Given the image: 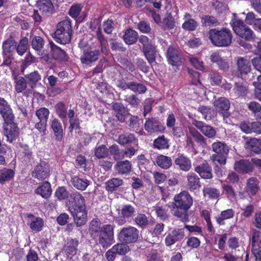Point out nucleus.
Returning a JSON list of instances; mask_svg holds the SVG:
<instances>
[{
    "instance_id": "0eeeda50",
    "label": "nucleus",
    "mask_w": 261,
    "mask_h": 261,
    "mask_svg": "<svg viewBox=\"0 0 261 261\" xmlns=\"http://www.w3.org/2000/svg\"><path fill=\"white\" fill-rule=\"evenodd\" d=\"M50 112L47 108L42 107L36 110L35 115L39 122L35 124L36 128L42 136L46 134L47 122L48 121Z\"/></svg>"
},
{
    "instance_id": "473e14b6",
    "label": "nucleus",
    "mask_w": 261,
    "mask_h": 261,
    "mask_svg": "<svg viewBox=\"0 0 261 261\" xmlns=\"http://www.w3.org/2000/svg\"><path fill=\"white\" fill-rule=\"evenodd\" d=\"M71 181L75 188L81 191L85 190L90 185V181L88 179H84L76 176L72 177Z\"/></svg>"
},
{
    "instance_id": "6e6552de",
    "label": "nucleus",
    "mask_w": 261,
    "mask_h": 261,
    "mask_svg": "<svg viewBox=\"0 0 261 261\" xmlns=\"http://www.w3.org/2000/svg\"><path fill=\"white\" fill-rule=\"evenodd\" d=\"M139 236V231L135 227L131 226L123 227L118 234L119 240L126 244L135 242Z\"/></svg>"
},
{
    "instance_id": "4468645a",
    "label": "nucleus",
    "mask_w": 261,
    "mask_h": 261,
    "mask_svg": "<svg viewBox=\"0 0 261 261\" xmlns=\"http://www.w3.org/2000/svg\"><path fill=\"white\" fill-rule=\"evenodd\" d=\"M144 127L145 130L150 133H162L165 129L160 121L154 118H146Z\"/></svg>"
},
{
    "instance_id": "052dcab7",
    "label": "nucleus",
    "mask_w": 261,
    "mask_h": 261,
    "mask_svg": "<svg viewBox=\"0 0 261 261\" xmlns=\"http://www.w3.org/2000/svg\"><path fill=\"white\" fill-rule=\"evenodd\" d=\"M201 22L204 26L216 25L218 24L217 19L214 16L205 15L201 18Z\"/></svg>"
},
{
    "instance_id": "a211bd4d",
    "label": "nucleus",
    "mask_w": 261,
    "mask_h": 261,
    "mask_svg": "<svg viewBox=\"0 0 261 261\" xmlns=\"http://www.w3.org/2000/svg\"><path fill=\"white\" fill-rule=\"evenodd\" d=\"M234 168L236 171L243 174L250 173L254 169L251 161L246 160L236 162L234 165Z\"/></svg>"
},
{
    "instance_id": "2f4dec72",
    "label": "nucleus",
    "mask_w": 261,
    "mask_h": 261,
    "mask_svg": "<svg viewBox=\"0 0 261 261\" xmlns=\"http://www.w3.org/2000/svg\"><path fill=\"white\" fill-rule=\"evenodd\" d=\"M2 47L3 55L9 57L16 47V42L13 39L9 38L3 42Z\"/></svg>"
},
{
    "instance_id": "c756f323",
    "label": "nucleus",
    "mask_w": 261,
    "mask_h": 261,
    "mask_svg": "<svg viewBox=\"0 0 261 261\" xmlns=\"http://www.w3.org/2000/svg\"><path fill=\"white\" fill-rule=\"evenodd\" d=\"M37 7L42 14L51 13L54 6L50 0H39L37 2Z\"/></svg>"
},
{
    "instance_id": "69168bd1",
    "label": "nucleus",
    "mask_w": 261,
    "mask_h": 261,
    "mask_svg": "<svg viewBox=\"0 0 261 261\" xmlns=\"http://www.w3.org/2000/svg\"><path fill=\"white\" fill-rule=\"evenodd\" d=\"M189 134L191 136L195 138V140L199 143H203L204 141V138L203 136L199 133L197 130L193 127H190L189 128Z\"/></svg>"
},
{
    "instance_id": "e2e57ef3",
    "label": "nucleus",
    "mask_w": 261,
    "mask_h": 261,
    "mask_svg": "<svg viewBox=\"0 0 261 261\" xmlns=\"http://www.w3.org/2000/svg\"><path fill=\"white\" fill-rule=\"evenodd\" d=\"M44 45L43 39L39 36L34 37L32 40V47L37 51H40Z\"/></svg>"
},
{
    "instance_id": "ea45409f",
    "label": "nucleus",
    "mask_w": 261,
    "mask_h": 261,
    "mask_svg": "<svg viewBox=\"0 0 261 261\" xmlns=\"http://www.w3.org/2000/svg\"><path fill=\"white\" fill-rule=\"evenodd\" d=\"M153 147L159 150L168 149L170 145L169 140L164 135L159 136L153 141Z\"/></svg>"
},
{
    "instance_id": "a878e982",
    "label": "nucleus",
    "mask_w": 261,
    "mask_h": 261,
    "mask_svg": "<svg viewBox=\"0 0 261 261\" xmlns=\"http://www.w3.org/2000/svg\"><path fill=\"white\" fill-rule=\"evenodd\" d=\"M101 229L102 226L99 219L94 218L90 222L88 232L92 238L96 239Z\"/></svg>"
},
{
    "instance_id": "58836bf2",
    "label": "nucleus",
    "mask_w": 261,
    "mask_h": 261,
    "mask_svg": "<svg viewBox=\"0 0 261 261\" xmlns=\"http://www.w3.org/2000/svg\"><path fill=\"white\" fill-rule=\"evenodd\" d=\"M14 88L18 93H24L27 88V82L25 77L16 76L14 78Z\"/></svg>"
},
{
    "instance_id": "412c9836",
    "label": "nucleus",
    "mask_w": 261,
    "mask_h": 261,
    "mask_svg": "<svg viewBox=\"0 0 261 261\" xmlns=\"http://www.w3.org/2000/svg\"><path fill=\"white\" fill-rule=\"evenodd\" d=\"M183 19L184 22L182 24V28L185 30L193 31L195 30L198 25V23L188 13H185Z\"/></svg>"
},
{
    "instance_id": "423d86ee",
    "label": "nucleus",
    "mask_w": 261,
    "mask_h": 261,
    "mask_svg": "<svg viewBox=\"0 0 261 261\" xmlns=\"http://www.w3.org/2000/svg\"><path fill=\"white\" fill-rule=\"evenodd\" d=\"M232 27L237 35L247 41H251L254 38L253 31L241 20L233 22Z\"/></svg>"
},
{
    "instance_id": "4c0bfd02",
    "label": "nucleus",
    "mask_w": 261,
    "mask_h": 261,
    "mask_svg": "<svg viewBox=\"0 0 261 261\" xmlns=\"http://www.w3.org/2000/svg\"><path fill=\"white\" fill-rule=\"evenodd\" d=\"M143 51L146 59L150 64L155 62L156 51L154 46L148 45L144 46Z\"/></svg>"
},
{
    "instance_id": "9b49d317",
    "label": "nucleus",
    "mask_w": 261,
    "mask_h": 261,
    "mask_svg": "<svg viewBox=\"0 0 261 261\" xmlns=\"http://www.w3.org/2000/svg\"><path fill=\"white\" fill-rule=\"evenodd\" d=\"M184 236V228H175L167 234L165 239V243L167 246L170 247L176 242L181 240Z\"/></svg>"
},
{
    "instance_id": "f03ea898",
    "label": "nucleus",
    "mask_w": 261,
    "mask_h": 261,
    "mask_svg": "<svg viewBox=\"0 0 261 261\" xmlns=\"http://www.w3.org/2000/svg\"><path fill=\"white\" fill-rule=\"evenodd\" d=\"M211 42L217 47H227L232 42V35L230 30L222 28L219 30L212 29L208 31Z\"/></svg>"
},
{
    "instance_id": "774afa93",
    "label": "nucleus",
    "mask_w": 261,
    "mask_h": 261,
    "mask_svg": "<svg viewBox=\"0 0 261 261\" xmlns=\"http://www.w3.org/2000/svg\"><path fill=\"white\" fill-rule=\"evenodd\" d=\"M240 128L242 132L247 134L252 133V122L248 121L241 122L240 124Z\"/></svg>"
},
{
    "instance_id": "b1692460",
    "label": "nucleus",
    "mask_w": 261,
    "mask_h": 261,
    "mask_svg": "<svg viewBox=\"0 0 261 261\" xmlns=\"http://www.w3.org/2000/svg\"><path fill=\"white\" fill-rule=\"evenodd\" d=\"M50 127L55 136L56 140L60 141L63 139V130L62 125L57 118L51 120Z\"/></svg>"
},
{
    "instance_id": "c03bdc74",
    "label": "nucleus",
    "mask_w": 261,
    "mask_h": 261,
    "mask_svg": "<svg viewBox=\"0 0 261 261\" xmlns=\"http://www.w3.org/2000/svg\"><path fill=\"white\" fill-rule=\"evenodd\" d=\"M115 169L119 173L126 174L130 171L131 164L127 160L119 162L116 164Z\"/></svg>"
},
{
    "instance_id": "2eb2a0df",
    "label": "nucleus",
    "mask_w": 261,
    "mask_h": 261,
    "mask_svg": "<svg viewBox=\"0 0 261 261\" xmlns=\"http://www.w3.org/2000/svg\"><path fill=\"white\" fill-rule=\"evenodd\" d=\"M49 172L48 164L44 162H41L35 167L34 171L32 172V175L34 178L43 180L48 176Z\"/></svg>"
},
{
    "instance_id": "39448f33",
    "label": "nucleus",
    "mask_w": 261,
    "mask_h": 261,
    "mask_svg": "<svg viewBox=\"0 0 261 261\" xmlns=\"http://www.w3.org/2000/svg\"><path fill=\"white\" fill-rule=\"evenodd\" d=\"M212 149L216 153L211 157L213 162L221 165H225L226 155L229 151L228 146L223 142L218 141L212 144Z\"/></svg>"
},
{
    "instance_id": "13d9d810",
    "label": "nucleus",
    "mask_w": 261,
    "mask_h": 261,
    "mask_svg": "<svg viewBox=\"0 0 261 261\" xmlns=\"http://www.w3.org/2000/svg\"><path fill=\"white\" fill-rule=\"evenodd\" d=\"M28 40L26 37H23L19 42L16 47V51L20 56H22L28 48Z\"/></svg>"
},
{
    "instance_id": "c85d7f7f",
    "label": "nucleus",
    "mask_w": 261,
    "mask_h": 261,
    "mask_svg": "<svg viewBox=\"0 0 261 261\" xmlns=\"http://www.w3.org/2000/svg\"><path fill=\"white\" fill-rule=\"evenodd\" d=\"M245 147L255 153H259L261 151V140L249 138L246 141Z\"/></svg>"
},
{
    "instance_id": "864d4df0",
    "label": "nucleus",
    "mask_w": 261,
    "mask_h": 261,
    "mask_svg": "<svg viewBox=\"0 0 261 261\" xmlns=\"http://www.w3.org/2000/svg\"><path fill=\"white\" fill-rule=\"evenodd\" d=\"M154 211L158 217L162 220H165L168 219V210L166 208V206H163L159 205L154 207Z\"/></svg>"
},
{
    "instance_id": "9d476101",
    "label": "nucleus",
    "mask_w": 261,
    "mask_h": 261,
    "mask_svg": "<svg viewBox=\"0 0 261 261\" xmlns=\"http://www.w3.org/2000/svg\"><path fill=\"white\" fill-rule=\"evenodd\" d=\"M11 120L9 121H4L3 124L4 133L6 137L7 141L12 142L15 140L18 135V128L15 123Z\"/></svg>"
},
{
    "instance_id": "5701e85b",
    "label": "nucleus",
    "mask_w": 261,
    "mask_h": 261,
    "mask_svg": "<svg viewBox=\"0 0 261 261\" xmlns=\"http://www.w3.org/2000/svg\"><path fill=\"white\" fill-rule=\"evenodd\" d=\"M49 45L51 55L54 59L62 61L67 60L68 56L64 50L62 49L52 41L49 42Z\"/></svg>"
},
{
    "instance_id": "bf43d9fd",
    "label": "nucleus",
    "mask_w": 261,
    "mask_h": 261,
    "mask_svg": "<svg viewBox=\"0 0 261 261\" xmlns=\"http://www.w3.org/2000/svg\"><path fill=\"white\" fill-rule=\"evenodd\" d=\"M125 244L118 243L113 246V250H115L116 254L123 255L126 254L129 250V247Z\"/></svg>"
},
{
    "instance_id": "3c124183",
    "label": "nucleus",
    "mask_w": 261,
    "mask_h": 261,
    "mask_svg": "<svg viewBox=\"0 0 261 261\" xmlns=\"http://www.w3.org/2000/svg\"><path fill=\"white\" fill-rule=\"evenodd\" d=\"M94 154L98 159L106 158L109 155V150L106 145H101L95 147Z\"/></svg>"
},
{
    "instance_id": "79ce46f5",
    "label": "nucleus",
    "mask_w": 261,
    "mask_h": 261,
    "mask_svg": "<svg viewBox=\"0 0 261 261\" xmlns=\"http://www.w3.org/2000/svg\"><path fill=\"white\" fill-rule=\"evenodd\" d=\"M33 217L31 221L29 222L30 228L34 231H40L44 226V221L43 219L39 217H35L31 215Z\"/></svg>"
},
{
    "instance_id": "72a5a7b5",
    "label": "nucleus",
    "mask_w": 261,
    "mask_h": 261,
    "mask_svg": "<svg viewBox=\"0 0 261 261\" xmlns=\"http://www.w3.org/2000/svg\"><path fill=\"white\" fill-rule=\"evenodd\" d=\"M234 211L232 209H227L221 212L218 216L216 217L217 223L219 225H224L225 220L231 219L233 217Z\"/></svg>"
},
{
    "instance_id": "6ab92c4d",
    "label": "nucleus",
    "mask_w": 261,
    "mask_h": 261,
    "mask_svg": "<svg viewBox=\"0 0 261 261\" xmlns=\"http://www.w3.org/2000/svg\"><path fill=\"white\" fill-rule=\"evenodd\" d=\"M0 113L4 121L7 122L13 120L14 116L10 105L3 98L0 97Z\"/></svg>"
},
{
    "instance_id": "37998d69",
    "label": "nucleus",
    "mask_w": 261,
    "mask_h": 261,
    "mask_svg": "<svg viewBox=\"0 0 261 261\" xmlns=\"http://www.w3.org/2000/svg\"><path fill=\"white\" fill-rule=\"evenodd\" d=\"M137 32L130 29L127 30L123 35V39L125 42L128 45L135 43L137 40Z\"/></svg>"
},
{
    "instance_id": "bb28decb",
    "label": "nucleus",
    "mask_w": 261,
    "mask_h": 261,
    "mask_svg": "<svg viewBox=\"0 0 261 261\" xmlns=\"http://www.w3.org/2000/svg\"><path fill=\"white\" fill-rule=\"evenodd\" d=\"M195 170L203 178L210 179L213 177L212 169L207 163L197 166Z\"/></svg>"
},
{
    "instance_id": "7ed1b4c3",
    "label": "nucleus",
    "mask_w": 261,
    "mask_h": 261,
    "mask_svg": "<svg viewBox=\"0 0 261 261\" xmlns=\"http://www.w3.org/2000/svg\"><path fill=\"white\" fill-rule=\"evenodd\" d=\"M72 34L70 20L66 19L58 23L54 37L57 42L66 44L70 42Z\"/></svg>"
},
{
    "instance_id": "a18cd8bd",
    "label": "nucleus",
    "mask_w": 261,
    "mask_h": 261,
    "mask_svg": "<svg viewBox=\"0 0 261 261\" xmlns=\"http://www.w3.org/2000/svg\"><path fill=\"white\" fill-rule=\"evenodd\" d=\"M137 141V139L135 137L134 134L129 133L120 135L117 140L118 143L123 145Z\"/></svg>"
},
{
    "instance_id": "f8f14e48",
    "label": "nucleus",
    "mask_w": 261,
    "mask_h": 261,
    "mask_svg": "<svg viewBox=\"0 0 261 261\" xmlns=\"http://www.w3.org/2000/svg\"><path fill=\"white\" fill-rule=\"evenodd\" d=\"M252 252L256 261H261V234L259 231L253 233L251 240Z\"/></svg>"
},
{
    "instance_id": "393cba45",
    "label": "nucleus",
    "mask_w": 261,
    "mask_h": 261,
    "mask_svg": "<svg viewBox=\"0 0 261 261\" xmlns=\"http://www.w3.org/2000/svg\"><path fill=\"white\" fill-rule=\"evenodd\" d=\"M73 217L74 222L77 226L84 225L87 222V212L86 209L83 210H71L70 211Z\"/></svg>"
},
{
    "instance_id": "20e7f679",
    "label": "nucleus",
    "mask_w": 261,
    "mask_h": 261,
    "mask_svg": "<svg viewBox=\"0 0 261 261\" xmlns=\"http://www.w3.org/2000/svg\"><path fill=\"white\" fill-rule=\"evenodd\" d=\"M97 243L103 248H108L115 242L114 226L110 224L104 225L97 237Z\"/></svg>"
},
{
    "instance_id": "f704fd0d",
    "label": "nucleus",
    "mask_w": 261,
    "mask_h": 261,
    "mask_svg": "<svg viewBox=\"0 0 261 261\" xmlns=\"http://www.w3.org/2000/svg\"><path fill=\"white\" fill-rule=\"evenodd\" d=\"M188 187L190 191L195 190L200 187L199 178L194 172H190L187 175Z\"/></svg>"
},
{
    "instance_id": "4d7b16f0",
    "label": "nucleus",
    "mask_w": 261,
    "mask_h": 261,
    "mask_svg": "<svg viewBox=\"0 0 261 261\" xmlns=\"http://www.w3.org/2000/svg\"><path fill=\"white\" fill-rule=\"evenodd\" d=\"M203 195L205 197L207 196L210 198L216 199L219 197L220 192L215 188L205 187L203 189Z\"/></svg>"
},
{
    "instance_id": "aec40b11",
    "label": "nucleus",
    "mask_w": 261,
    "mask_h": 261,
    "mask_svg": "<svg viewBox=\"0 0 261 261\" xmlns=\"http://www.w3.org/2000/svg\"><path fill=\"white\" fill-rule=\"evenodd\" d=\"M174 162L179 169L183 171H189L191 168V161L190 159L183 154H179L175 159Z\"/></svg>"
},
{
    "instance_id": "09e8293b",
    "label": "nucleus",
    "mask_w": 261,
    "mask_h": 261,
    "mask_svg": "<svg viewBox=\"0 0 261 261\" xmlns=\"http://www.w3.org/2000/svg\"><path fill=\"white\" fill-rule=\"evenodd\" d=\"M246 87L244 86L243 83L236 82L235 86L233 89L232 96L234 97H239L246 94Z\"/></svg>"
},
{
    "instance_id": "7c9ffc66",
    "label": "nucleus",
    "mask_w": 261,
    "mask_h": 261,
    "mask_svg": "<svg viewBox=\"0 0 261 261\" xmlns=\"http://www.w3.org/2000/svg\"><path fill=\"white\" fill-rule=\"evenodd\" d=\"M36 194L40 195L42 197L47 198L51 195V189L50 184L47 181L43 182L35 191Z\"/></svg>"
},
{
    "instance_id": "ddd939ff",
    "label": "nucleus",
    "mask_w": 261,
    "mask_h": 261,
    "mask_svg": "<svg viewBox=\"0 0 261 261\" xmlns=\"http://www.w3.org/2000/svg\"><path fill=\"white\" fill-rule=\"evenodd\" d=\"M214 106L217 112L223 117L227 118L229 116L228 110L230 108V102L225 97H220L214 101Z\"/></svg>"
},
{
    "instance_id": "a19ab883",
    "label": "nucleus",
    "mask_w": 261,
    "mask_h": 261,
    "mask_svg": "<svg viewBox=\"0 0 261 261\" xmlns=\"http://www.w3.org/2000/svg\"><path fill=\"white\" fill-rule=\"evenodd\" d=\"M246 188L251 194L255 195L259 190V181L256 177H250L246 182Z\"/></svg>"
},
{
    "instance_id": "c9c22d12",
    "label": "nucleus",
    "mask_w": 261,
    "mask_h": 261,
    "mask_svg": "<svg viewBox=\"0 0 261 261\" xmlns=\"http://www.w3.org/2000/svg\"><path fill=\"white\" fill-rule=\"evenodd\" d=\"M155 163L160 168L168 169L172 165V160L169 156L161 154L156 158Z\"/></svg>"
},
{
    "instance_id": "1a4fd4ad",
    "label": "nucleus",
    "mask_w": 261,
    "mask_h": 261,
    "mask_svg": "<svg viewBox=\"0 0 261 261\" xmlns=\"http://www.w3.org/2000/svg\"><path fill=\"white\" fill-rule=\"evenodd\" d=\"M69 209L71 210H83L86 209V200L85 197L79 192L72 193L70 195Z\"/></svg>"
},
{
    "instance_id": "603ef678",
    "label": "nucleus",
    "mask_w": 261,
    "mask_h": 261,
    "mask_svg": "<svg viewBox=\"0 0 261 261\" xmlns=\"http://www.w3.org/2000/svg\"><path fill=\"white\" fill-rule=\"evenodd\" d=\"M129 89L133 92L139 94L144 93L147 90L146 87L143 84L135 82H129Z\"/></svg>"
},
{
    "instance_id": "5fc2aeb1",
    "label": "nucleus",
    "mask_w": 261,
    "mask_h": 261,
    "mask_svg": "<svg viewBox=\"0 0 261 261\" xmlns=\"http://www.w3.org/2000/svg\"><path fill=\"white\" fill-rule=\"evenodd\" d=\"M97 37L100 45V50L102 53L107 54V50L106 49L107 41L104 38L102 34L101 28L99 27L96 32Z\"/></svg>"
},
{
    "instance_id": "cd10ccee",
    "label": "nucleus",
    "mask_w": 261,
    "mask_h": 261,
    "mask_svg": "<svg viewBox=\"0 0 261 261\" xmlns=\"http://www.w3.org/2000/svg\"><path fill=\"white\" fill-rule=\"evenodd\" d=\"M237 67L238 71L241 74H247L251 70V66L249 61L243 57L238 58Z\"/></svg>"
},
{
    "instance_id": "6e6d98bb",
    "label": "nucleus",
    "mask_w": 261,
    "mask_h": 261,
    "mask_svg": "<svg viewBox=\"0 0 261 261\" xmlns=\"http://www.w3.org/2000/svg\"><path fill=\"white\" fill-rule=\"evenodd\" d=\"M14 175V172L12 169H5L2 171L0 176V182L4 184L11 179Z\"/></svg>"
},
{
    "instance_id": "dca6fc26",
    "label": "nucleus",
    "mask_w": 261,
    "mask_h": 261,
    "mask_svg": "<svg viewBox=\"0 0 261 261\" xmlns=\"http://www.w3.org/2000/svg\"><path fill=\"white\" fill-rule=\"evenodd\" d=\"M192 123L206 137L212 138L215 136L216 132L214 128L210 125L205 124L203 122L193 119Z\"/></svg>"
},
{
    "instance_id": "0e129e2a",
    "label": "nucleus",
    "mask_w": 261,
    "mask_h": 261,
    "mask_svg": "<svg viewBox=\"0 0 261 261\" xmlns=\"http://www.w3.org/2000/svg\"><path fill=\"white\" fill-rule=\"evenodd\" d=\"M210 78L213 85H220L223 80L222 76L216 71L212 72L210 74Z\"/></svg>"
},
{
    "instance_id": "49530a36",
    "label": "nucleus",
    "mask_w": 261,
    "mask_h": 261,
    "mask_svg": "<svg viewBox=\"0 0 261 261\" xmlns=\"http://www.w3.org/2000/svg\"><path fill=\"white\" fill-rule=\"evenodd\" d=\"M79 244V241L76 239H71L69 240L65 247L66 253L69 255L75 254Z\"/></svg>"
},
{
    "instance_id": "680f3d73",
    "label": "nucleus",
    "mask_w": 261,
    "mask_h": 261,
    "mask_svg": "<svg viewBox=\"0 0 261 261\" xmlns=\"http://www.w3.org/2000/svg\"><path fill=\"white\" fill-rule=\"evenodd\" d=\"M57 113L59 117L61 119H64L67 116V108L65 105L62 102L58 103L56 105Z\"/></svg>"
},
{
    "instance_id": "338daca9",
    "label": "nucleus",
    "mask_w": 261,
    "mask_h": 261,
    "mask_svg": "<svg viewBox=\"0 0 261 261\" xmlns=\"http://www.w3.org/2000/svg\"><path fill=\"white\" fill-rule=\"evenodd\" d=\"M55 195L59 200H61L68 197V193L64 187H60L56 190Z\"/></svg>"
},
{
    "instance_id": "4be33fe9",
    "label": "nucleus",
    "mask_w": 261,
    "mask_h": 261,
    "mask_svg": "<svg viewBox=\"0 0 261 261\" xmlns=\"http://www.w3.org/2000/svg\"><path fill=\"white\" fill-rule=\"evenodd\" d=\"M167 57L169 63L172 65H178L181 62V57L179 52L173 46H169Z\"/></svg>"
},
{
    "instance_id": "f3484780",
    "label": "nucleus",
    "mask_w": 261,
    "mask_h": 261,
    "mask_svg": "<svg viewBox=\"0 0 261 261\" xmlns=\"http://www.w3.org/2000/svg\"><path fill=\"white\" fill-rule=\"evenodd\" d=\"M100 51L99 49H96L90 51L84 52L80 58L82 63L86 65H91L95 62L100 55Z\"/></svg>"
},
{
    "instance_id": "e433bc0d",
    "label": "nucleus",
    "mask_w": 261,
    "mask_h": 261,
    "mask_svg": "<svg viewBox=\"0 0 261 261\" xmlns=\"http://www.w3.org/2000/svg\"><path fill=\"white\" fill-rule=\"evenodd\" d=\"M29 86L32 89L36 87L37 83L41 80V76L37 71H34L25 75Z\"/></svg>"
},
{
    "instance_id": "8fccbe9b",
    "label": "nucleus",
    "mask_w": 261,
    "mask_h": 261,
    "mask_svg": "<svg viewBox=\"0 0 261 261\" xmlns=\"http://www.w3.org/2000/svg\"><path fill=\"white\" fill-rule=\"evenodd\" d=\"M135 208L130 204L124 205L121 210V215L124 218L133 217L135 214Z\"/></svg>"
},
{
    "instance_id": "de8ad7c7",
    "label": "nucleus",
    "mask_w": 261,
    "mask_h": 261,
    "mask_svg": "<svg viewBox=\"0 0 261 261\" xmlns=\"http://www.w3.org/2000/svg\"><path fill=\"white\" fill-rule=\"evenodd\" d=\"M123 181L118 178H114L106 182V189L109 191H113L122 185Z\"/></svg>"
},
{
    "instance_id": "f257e3e1",
    "label": "nucleus",
    "mask_w": 261,
    "mask_h": 261,
    "mask_svg": "<svg viewBox=\"0 0 261 261\" xmlns=\"http://www.w3.org/2000/svg\"><path fill=\"white\" fill-rule=\"evenodd\" d=\"M193 203V198L191 195L188 192L183 191L174 196V202L169 203L168 206L174 216L183 222H186L188 220V211Z\"/></svg>"
}]
</instances>
